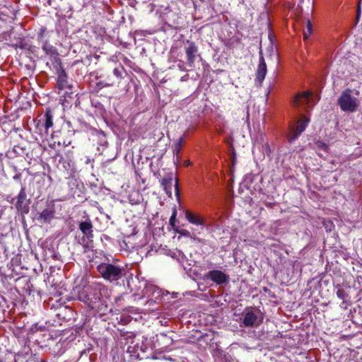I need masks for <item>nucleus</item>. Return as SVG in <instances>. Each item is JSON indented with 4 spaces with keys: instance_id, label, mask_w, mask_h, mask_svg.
Returning <instances> with one entry per match:
<instances>
[{
    "instance_id": "1",
    "label": "nucleus",
    "mask_w": 362,
    "mask_h": 362,
    "mask_svg": "<svg viewBox=\"0 0 362 362\" xmlns=\"http://www.w3.org/2000/svg\"><path fill=\"white\" fill-rule=\"evenodd\" d=\"M352 93L353 91L351 89L346 88L342 91L341 95L339 97L337 103L342 111L354 112L358 110L360 102Z\"/></svg>"
},
{
    "instance_id": "2",
    "label": "nucleus",
    "mask_w": 362,
    "mask_h": 362,
    "mask_svg": "<svg viewBox=\"0 0 362 362\" xmlns=\"http://www.w3.org/2000/svg\"><path fill=\"white\" fill-rule=\"evenodd\" d=\"M263 321V316L258 310H245L240 320L241 327H257Z\"/></svg>"
},
{
    "instance_id": "3",
    "label": "nucleus",
    "mask_w": 362,
    "mask_h": 362,
    "mask_svg": "<svg viewBox=\"0 0 362 362\" xmlns=\"http://www.w3.org/2000/svg\"><path fill=\"white\" fill-rule=\"evenodd\" d=\"M97 269L101 276L110 281H117L122 276V269L115 264H101Z\"/></svg>"
},
{
    "instance_id": "4",
    "label": "nucleus",
    "mask_w": 362,
    "mask_h": 362,
    "mask_svg": "<svg viewBox=\"0 0 362 362\" xmlns=\"http://www.w3.org/2000/svg\"><path fill=\"white\" fill-rule=\"evenodd\" d=\"M78 299L89 306H93L100 299L98 287L95 285L86 286L79 293Z\"/></svg>"
},
{
    "instance_id": "5",
    "label": "nucleus",
    "mask_w": 362,
    "mask_h": 362,
    "mask_svg": "<svg viewBox=\"0 0 362 362\" xmlns=\"http://www.w3.org/2000/svg\"><path fill=\"white\" fill-rule=\"evenodd\" d=\"M312 95L309 91L299 93L295 96L293 104V106L300 110H307L310 106Z\"/></svg>"
},
{
    "instance_id": "6",
    "label": "nucleus",
    "mask_w": 362,
    "mask_h": 362,
    "mask_svg": "<svg viewBox=\"0 0 362 362\" xmlns=\"http://www.w3.org/2000/svg\"><path fill=\"white\" fill-rule=\"evenodd\" d=\"M310 119L305 117L298 121L296 126L291 130L288 135L290 142L295 140L305 129Z\"/></svg>"
},
{
    "instance_id": "7",
    "label": "nucleus",
    "mask_w": 362,
    "mask_h": 362,
    "mask_svg": "<svg viewBox=\"0 0 362 362\" xmlns=\"http://www.w3.org/2000/svg\"><path fill=\"white\" fill-rule=\"evenodd\" d=\"M206 276L218 285L223 284L229 279V276L220 270L209 271Z\"/></svg>"
},
{
    "instance_id": "8",
    "label": "nucleus",
    "mask_w": 362,
    "mask_h": 362,
    "mask_svg": "<svg viewBox=\"0 0 362 362\" xmlns=\"http://www.w3.org/2000/svg\"><path fill=\"white\" fill-rule=\"evenodd\" d=\"M186 43L187 44V47H186L185 48L187 64L190 67H192L194 66V63L195 61L197 54L198 52V49L194 42H193L187 40Z\"/></svg>"
},
{
    "instance_id": "9",
    "label": "nucleus",
    "mask_w": 362,
    "mask_h": 362,
    "mask_svg": "<svg viewBox=\"0 0 362 362\" xmlns=\"http://www.w3.org/2000/svg\"><path fill=\"white\" fill-rule=\"evenodd\" d=\"M37 126L44 127L45 132L48 133L49 129L53 126V116L50 110L45 112L43 119L38 121Z\"/></svg>"
},
{
    "instance_id": "10",
    "label": "nucleus",
    "mask_w": 362,
    "mask_h": 362,
    "mask_svg": "<svg viewBox=\"0 0 362 362\" xmlns=\"http://www.w3.org/2000/svg\"><path fill=\"white\" fill-rule=\"evenodd\" d=\"M185 218L190 223L195 226H204L206 223V220L202 216L188 210L185 212Z\"/></svg>"
},
{
    "instance_id": "11",
    "label": "nucleus",
    "mask_w": 362,
    "mask_h": 362,
    "mask_svg": "<svg viewBox=\"0 0 362 362\" xmlns=\"http://www.w3.org/2000/svg\"><path fill=\"white\" fill-rule=\"evenodd\" d=\"M79 229L81 230V232L86 237L87 239L93 238V224L90 219H87L84 221H82L79 224Z\"/></svg>"
},
{
    "instance_id": "12",
    "label": "nucleus",
    "mask_w": 362,
    "mask_h": 362,
    "mask_svg": "<svg viewBox=\"0 0 362 362\" xmlns=\"http://www.w3.org/2000/svg\"><path fill=\"white\" fill-rule=\"evenodd\" d=\"M55 214L54 205L52 204L50 207L46 208L40 214V219L43 223H49L54 218Z\"/></svg>"
},
{
    "instance_id": "13",
    "label": "nucleus",
    "mask_w": 362,
    "mask_h": 362,
    "mask_svg": "<svg viewBox=\"0 0 362 362\" xmlns=\"http://www.w3.org/2000/svg\"><path fill=\"white\" fill-rule=\"evenodd\" d=\"M267 74V65L262 55L259 57V63L257 70V79L262 82Z\"/></svg>"
},
{
    "instance_id": "14",
    "label": "nucleus",
    "mask_w": 362,
    "mask_h": 362,
    "mask_svg": "<svg viewBox=\"0 0 362 362\" xmlns=\"http://www.w3.org/2000/svg\"><path fill=\"white\" fill-rule=\"evenodd\" d=\"M67 76L64 70L60 71L58 74L57 84L59 89H64L66 86Z\"/></svg>"
},
{
    "instance_id": "15",
    "label": "nucleus",
    "mask_w": 362,
    "mask_h": 362,
    "mask_svg": "<svg viewBox=\"0 0 362 362\" xmlns=\"http://www.w3.org/2000/svg\"><path fill=\"white\" fill-rule=\"evenodd\" d=\"M17 201L16 203V207L19 209L22 208V204L26 199V193L24 187L21 188L18 195L16 197Z\"/></svg>"
},
{
    "instance_id": "16",
    "label": "nucleus",
    "mask_w": 362,
    "mask_h": 362,
    "mask_svg": "<svg viewBox=\"0 0 362 362\" xmlns=\"http://www.w3.org/2000/svg\"><path fill=\"white\" fill-rule=\"evenodd\" d=\"M173 185V178L170 179H163L162 180V185L164 187V189L165 190L166 193L170 197L172 194L171 192V186Z\"/></svg>"
},
{
    "instance_id": "17",
    "label": "nucleus",
    "mask_w": 362,
    "mask_h": 362,
    "mask_svg": "<svg viewBox=\"0 0 362 362\" xmlns=\"http://www.w3.org/2000/svg\"><path fill=\"white\" fill-rule=\"evenodd\" d=\"M312 31H313L312 24H311L310 20H307L306 21V28L303 30V37L305 40H307L309 37V36L312 33Z\"/></svg>"
},
{
    "instance_id": "18",
    "label": "nucleus",
    "mask_w": 362,
    "mask_h": 362,
    "mask_svg": "<svg viewBox=\"0 0 362 362\" xmlns=\"http://www.w3.org/2000/svg\"><path fill=\"white\" fill-rule=\"evenodd\" d=\"M183 141H184V137L182 136L179 139L177 142L174 145V147H173L174 154L178 156L179 153L180 152V151L182 149Z\"/></svg>"
},
{
    "instance_id": "19",
    "label": "nucleus",
    "mask_w": 362,
    "mask_h": 362,
    "mask_svg": "<svg viewBox=\"0 0 362 362\" xmlns=\"http://www.w3.org/2000/svg\"><path fill=\"white\" fill-rule=\"evenodd\" d=\"M337 296L339 298L343 300L344 302L347 300L349 298V294L347 292L342 288H338L337 291Z\"/></svg>"
},
{
    "instance_id": "20",
    "label": "nucleus",
    "mask_w": 362,
    "mask_h": 362,
    "mask_svg": "<svg viewBox=\"0 0 362 362\" xmlns=\"http://www.w3.org/2000/svg\"><path fill=\"white\" fill-rule=\"evenodd\" d=\"M176 216H177V211H176V209H174L172 213V215L170 218V221H169L170 226L174 229L175 228Z\"/></svg>"
},
{
    "instance_id": "21",
    "label": "nucleus",
    "mask_w": 362,
    "mask_h": 362,
    "mask_svg": "<svg viewBox=\"0 0 362 362\" xmlns=\"http://www.w3.org/2000/svg\"><path fill=\"white\" fill-rule=\"evenodd\" d=\"M175 230L180 234L181 235H183V236H186V237H189L190 235V233L187 230H185V229H177V228H175Z\"/></svg>"
},
{
    "instance_id": "22",
    "label": "nucleus",
    "mask_w": 362,
    "mask_h": 362,
    "mask_svg": "<svg viewBox=\"0 0 362 362\" xmlns=\"http://www.w3.org/2000/svg\"><path fill=\"white\" fill-rule=\"evenodd\" d=\"M113 74L118 78H122V71L119 68H115L113 71Z\"/></svg>"
},
{
    "instance_id": "23",
    "label": "nucleus",
    "mask_w": 362,
    "mask_h": 362,
    "mask_svg": "<svg viewBox=\"0 0 362 362\" xmlns=\"http://www.w3.org/2000/svg\"><path fill=\"white\" fill-rule=\"evenodd\" d=\"M175 194L177 197L180 196V192L178 188V179L176 178L175 183Z\"/></svg>"
},
{
    "instance_id": "24",
    "label": "nucleus",
    "mask_w": 362,
    "mask_h": 362,
    "mask_svg": "<svg viewBox=\"0 0 362 362\" xmlns=\"http://www.w3.org/2000/svg\"><path fill=\"white\" fill-rule=\"evenodd\" d=\"M183 165L185 167H188L192 165V162L189 160H185Z\"/></svg>"
},
{
    "instance_id": "25",
    "label": "nucleus",
    "mask_w": 362,
    "mask_h": 362,
    "mask_svg": "<svg viewBox=\"0 0 362 362\" xmlns=\"http://www.w3.org/2000/svg\"><path fill=\"white\" fill-rule=\"evenodd\" d=\"M85 240H86V238H82V241H83V246H84V247H88V245H87L86 244H85V243H84Z\"/></svg>"
},
{
    "instance_id": "26",
    "label": "nucleus",
    "mask_w": 362,
    "mask_h": 362,
    "mask_svg": "<svg viewBox=\"0 0 362 362\" xmlns=\"http://www.w3.org/2000/svg\"><path fill=\"white\" fill-rule=\"evenodd\" d=\"M322 148H325V149H326V148H327V146H326L325 144H322Z\"/></svg>"
},
{
    "instance_id": "27",
    "label": "nucleus",
    "mask_w": 362,
    "mask_h": 362,
    "mask_svg": "<svg viewBox=\"0 0 362 362\" xmlns=\"http://www.w3.org/2000/svg\"><path fill=\"white\" fill-rule=\"evenodd\" d=\"M359 9H360V6L358 5V16L359 15L358 13H359Z\"/></svg>"
}]
</instances>
